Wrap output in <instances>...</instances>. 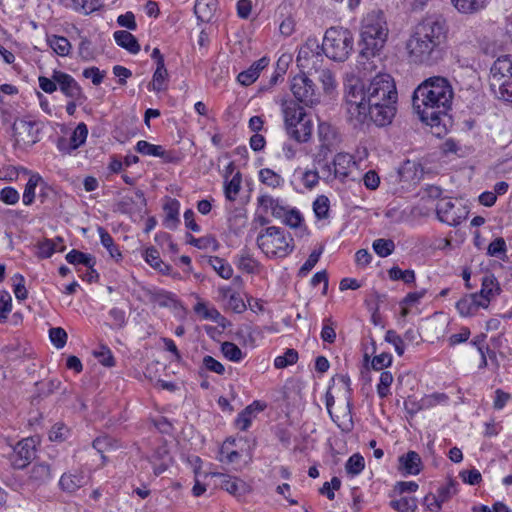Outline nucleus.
Listing matches in <instances>:
<instances>
[{
    "instance_id": "nucleus-1",
    "label": "nucleus",
    "mask_w": 512,
    "mask_h": 512,
    "mask_svg": "<svg viewBox=\"0 0 512 512\" xmlns=\"http://www.w3.org/2000/svg\"><path fill=\"white\" fill-rule=\"evenodd\" d=\"M397 99L394 79L387 73L377 74L367 86L358 79L345 86L346 111L355 124L368 120L380 127L390 124L396 114Z\"/></svg>"
},
{
    "instance_id": "nucleus-2",
    "label": "nucleus",
    "mask_w": 512,
    "mask_h": 512,
    "mask_svg": "<svg viewBox=\"0 0 512 512\" xmlns=\"http://www.w3.org/2000/svg\"><path fill=\"white\" fill-rule=\"evenodd\" d=\"M454 96L450 82L441 76H433L424 80L414 90L412 104L422 122L427 125H438L440 118L446 115Z\"/></svg>"
},
{
    "instance_id": "nucleus-3",
    "label": "nucleus",
    "mask_w": 512,
    "mask_h": 512,
    "mask_svg": "<svg viewBox=\"0 0 512 512\" xmlns=\"http://www.w3.org/2000/svg\"><path fill=\"white\" fill-rule=\"evenodd\" d=\"M444 20L427 18L419 23L406 42L409 61L414 64L434 65L443 57L441 48L446 39Z\"/></svg>"
},
{
    "instance_id": "nucleus-4",
    "label": "nucleus",
    "mask_w": 512,
    "mask_h": 512,
    "mask_svg": "<svg viewBox=\"0 0 512 512\" xmlns=\"http://www.w3.org/2000/svg\"><path fill=\"white\" fill-rule=\"evenodd\" d=\"M389 35L386 16L382 10L367 12L361 20L360 57L369 59L379 55Z\"/></svg>"
},
{
    "instance_id": "nucleus-5",
    "label": "nucleus",
    "mask_w": 512,
    "mask_h": 512,
    "mask_svg": "<svg viewBox=\"0 0 512 512\" xmlns=\"http://www.w3.org/2000/svg\"><path fill=\"white\" fill-rule=\"evenodd\" d=\"M257 245L267 257L284 258L293 252L294 239L284 229L270 226L257 236Z\"/></svg>"
},
{
    "instance_id": "nucleus-6",
    "label": "nucleus",
    "mask_w": 512,
    "mask_h": 512,
    "mask_svg": "<svg viewBox=\"0 0 512 512\" xmlns=\"http://www.w3.org/2000/svg\"><path fill=\"white\" fill-rule=\"evenodd\" d=\"M354 38L350 30L343 27H330L326 30L322 49L326 57L343 62L353 50Z\"/></svg>"
},
{
    "instance_id": "nucleus-7",
    "label": "nucleus",
    "mask_w": 512,
    "mask_h": 512,
    "mask_svg": "<svg viewBox=\"0 0 512 512\" xmlns=\"http://www.w3.org/2000/svg\"><path fill=\"white\" fill-rule=\"evenodd\" d=\"M319 145L313 154L314 164L320 165L328 156L336 151L341 143V136L336 127L327 122H320L317 130Z\"/></svg>"
},
{
    "instance_id": "nucleus-8",
    "label": "nucleus",
    "mask_w": 512,
    "mask_h": 512,
    "mask_svg": "<svg viewBox=\"0 0 512 512\" xmlns=\"http://www.w3.org/2000/svg\"><path fill=\"white\" fill-rule=\"evenodd\" d=\"M324 51L322 45L314 37H310L300 47L297 55V64L308 71H319L324 62Z\"/></svg>"
},
{
    "instance_id": "nucleus-9",
    "label": "nucleus",
    "mask_w": 512,
    "mask_h": 512,
    "mask_svg": "<svg viewBox=\"0 0 512 512\" xmlns=\"http://www.w3.org/2000/svg\"><path fill=\"white\" fill-rule=\"evenodd\" d=\"M12 128L16 144L31 147L40 140L43 124L30 118H21L14 121Z\"/></svg>"
},
{
    "instance_id": "nucleus-10",
    "label": "nucleus",
    "mask_w": 512,
    "mask_h": 512,
    "mask_svg": "<svg viewBox=\"0 0 512 512\" xmlns=\"http://www.w3.org/2000/svg\"><path fill=\"white\" fill-rule=\"evenodd\" d=\"M291 91L297 101L306 106L319 102L320 94L315 84L304 73L296 75L291 81Z\"/></svg>"
},
{
    "instance_id": "nucleus-11",
    "label": "nucleus",
    "mask_w": 512,
    "mask_h": 512,
    "mask_svg": "<svg viewBox=\"0 0 512 512\" xmlns=\"http://www.w3.org/2000/svg\"><path fill=\"white\" fill-rule=\"evenodd\" d=\"M512 80V55L499 56L490 68L489 84L491 91L500 90Z\"/></svg>"
},
{
    "instance_id": "nucleus-12",
    "label": "nucleus",
    "mask_w": 512,
    "mask_h": 512,
    "mask_svg": "<svg viewBox=\"0 0 512 512\" xmlns=\"http://www.w3.org/2000/svg\"><path fill=\"white\" fill-rule=\"evenodd\" d=\"M36 440L32 437L19 441L14 448L13 465L18 469L25 468L35 458Z\"/></svg>"
},
{
    "instance_id": "nucleus-13",
    "label": "nucleus",
    "mask_w": 512,
    "mask_h": 512,
    "mask_svg": "<svg viewBox=\"0 0 512 512\" xmlns=\"http://www.w3.org/2000/svg\"><path fill=\"white\" fill-rule=\"evenodd\" d=\"M218 479L217 484L234 497H241L250 491V486L242 479L223 473H212Z\"/></svg>"
},
{
    "instance_id": "nucleus-14",
    "label": "nucleus",
    "mask_w": 512,
    "mask_h": 512,
    "mask_svg": "<svg viewBox=\"0 0 512 512\" xmlns=\"http://www.w3.org/2000/svg\"><path fill=\"white\" fill-rule=\"evenodd\" d=\"M53 79L59 85L61 92L67 97L73 100L85 99L81 87L71 75L55 70L53 72Z\"/></svg>"
},
{
    "instance_id": "nucleus-15",
    "label": "nucleus",
    "mask_w": 512,
    "mask_h": 512,
    "mask_svg": "<svg viewBox=\"0 0 512 512\" xmlns=\"http://www.w3.org/2000/svg\"><path fill=\"white\" fill-rule=\"evenodd\" d=\"M436 211L439 220L450 226H457L461 222L460 209H457L455 204L448 198L438 201Z\"/></svg>"
},
{
    "instance_id": "nucleus-16",
    "label": "nucleus",
    "mask_w": 512,
    "mask_h": 512,
    "mask_svg": "<svg viewBox=\"0 0 512 512\" xmlns=\"http://www.w3.org/2000/svg\"><path fill=\"white\" fill-rule=\"evenodd\" d=\"M501 291L502 289L497 278L493 274L487 273L482 277L481 290L476 292V294L480 300H485L488 308L490 302L498 296Z\"/></svg>"
},
{
    "instance_id": "nucleus-17",
    "label": "nucleus",
    "mask_w": 512,
    "mask_h": 512,
    "mask_svg": "<svg viewBox=\"0 0 512 512\" xmlns=\"http://www.w3.org/2000/svg\"><path fill=\"white\" fill-rule=\"evenodd\" d=\"M480 308L487 309V304L476 293L467 294L456 303V309L464 317L475 315Z\"/></svg>"
},
{
    "instance_id": "nucleus-18",
    "label": "nucleus",
    "mask_w": 512,
    "mask_h": 512,
    "mask_svg": "<svg viewBox=\"0 0 512 512\" xmlns=\"http://www.w3.org/2000/svg\"><path fill=\"white\" fill-rule=\"evenodd\" d=\"M332 165L334 167V177L344 181L350 176L351 170L355 166V161L352 155L340 152L334 156Z\"/></svg>"
},
{
    "instance_id": "nucleus-19",
    "label": "nucleus",
    "mask_w": 512,
    "mask_h": 512,
    "mask_svg": "<svg viewBox=\"0 0 512 512\" xmlns=\"http://www.w3.org/2000/svg\"><path fill=\"white\" fill-rule=\"evenodd\" d=\"M152 464L154 474L160 475L164 473L172 464V457L165 444L158 446L149 458Z\"/></svg>"
},
{
    "instance_id": "nucleus-20",
    "label": "nucleus",
    "mask_w": 512,
    "mask_h": 512,
    "mask_svg": "<svg viewBox=\"0 0 512 512\" xmlns=\"http://www.w3.org/2000/svg\"><path fill=\"white\" fill-rule=\"evenodd\" d=\"M283 114L287 130L293 127L298 122L303 121V119H305L306 117H308L304 108L293 101L284 103Z\"/></svg>"
},
{
    "instance_id": "nucleus-21",
    "label": "nucleus",
    "mask_w": 512,
    "mask_h": 512,
    "mask_svg": "<svg viewBox=\"0 0 512 512\" xmlns=\"http://www.w3.org/2000/svg\"><path fill=\"white\" fill-rule=\"evenodd\" d=\"M398 469L404 474L417 475L421 471V458L415 451H409L398 459Z\"/></svg>"
},
{
    "instance_id": "nucleus-22",
    "label": "nucleus",
    "mask_w": 512,
    "mask_h": 512,
    "mask_svg": "<svg viewBox=\"0 0 512 512\" xmlns=\"http://www.w3.org/2000/svg\"><path fill=\"white\" fill-rule=\"evenodd\" d=\"M268 64L269 59L262 57L258 61L254 62L247 70L238 74V82L244 86H249L257 80L260 71H262Z\"/></svg>"
},
{
    "instance_id": "nucleus-23",
    "label": "nucleus",
    "mask_w": 512,
    "mask_h": 512,
    "mask_svg": "<svg viewBox=\"0 0 512 512\" xmlns=\"http://www.w3.org/2000/svg\"><path fill=\"white\" fill-rule=\"evenodd\" d=\"M313 124L312 121L306 117L303 121L298 122L293 127L287 130L291 138L299 143L307 142L312 136Z\"/></svg>"
},
{
    "instance_id": "nucleus-24",
    "label": "nucleus",
    "mask_w": 512,
    "mask_h": 512,
    "mask_svg": "<svg viewBox=\"0 0 512 512\" xmlns=\"http://www.w3.org/2000/svg\"><path fill=\"white\" fill-rule=\"evenodd\" d=\"M114 40L118 46L126 49L132 54L140 51V45L134 35L126 30H118L114 32Z\"/></svg>"
},
{
    "instance_id": "nucleus-25",
    "label": "nucleus",
    "mask_w": 512,
    "mask_h": 512,
    "mask_svg": "<svg viewBox=\"0 0 512 512\" xmlns=\"http://www.w3.org/2000/svg\"><path fill=\"white\" fill-rule=\"evenodd\" d=\"M457 492L456 483L450 480L446 485L438 488L437 494H430L425 497V501L431 498L435 502L436 509H440L441 505L447 502Z\"/></svg>"
},
{
    "instance_id": "nucleus-26",
    "label": "nucleus",
    "mask_w": 512,
    "mask_h": 512,
    "mask_svg": "<svg viewBox=\"0 0 512 512\" xmlns=\"http://www.w3.org/2000/svg\"><path fill=\"white\" fill-rule=\"evenodd\" d=\"M490 0H451L454 8L462 14H474L484 9Z\"/></svg>"
},
{
    "instance_id": "nucleus-27",
    "label": "nucleus",
    "mask_w": 512,
    "mask_h": 512,
    "mask_svg": "<svg viewBox=\"0 0 512 512\" xmlns=\"http://www.w3.org/2000/svg\"><path fill=\"white\" fill-rule=\"evenodd\" d=\"M216 10V0H196L194 13L201 22H209Z\"/></svg>"
},
{
    "instance_id": "nucleus-28",
    "label": "nucleus",
    "mask_w": 512,
    "mask_h": 512,
    "mask_svg": "<svg viewBox=\"0 0 512 512\" xmlns=\"http://www.w3.org/2000/svg\"><path fill=\"white\" fill-rule=\"evenodd\" d=\"M220 293L224 299H227V307L235 313H242L246 310V305L239 293L230 287L221 288Z\"/></svg>"
},
{
    "instance_id": "nucleus-29",
    "label": "nucleus",
    "mask_w": 512,
    "mask_h": 512,
    "mask_svg": "<svg viewBox=\"0 0 512 512\" xmlns=\"http://www.w3.org/2000/svg\"><path fill=\"white\" fill-rule=\"evenodd\" d=\"M144 259L145 261L154 269L158 270L162 274H168L170 271V266L166 265L162 262L160 258V254L158 250L154 247L147 248L144 251Z\"/></svg>"
},
{
    "instance_id": "nucleus-30",
    "label": "nucleus",
    "mask_w": 512,
    "mask_h": 512,
    "mask_svg": "<svg viewBox=\"0 0 512 512\" xmlns=\"http://www.w3.org/2000/svg\"><path fill=\"white\" fill-rule=\"evenodd\" d=\"M194 312L204 320H210L217 324H220L224 317L214 307H208L204 302H198L194 306Z\"/></svg>"
},
{
    "instance_id": "nucleus-31",
    "label": "nucleus",
    "mask_w": 512,
    "mask_h": 512,
    "mask_svg": "<svg viewBox=\"0 0 512 512\" xmlns=\"http://www.w3.org/2000/svg\"><path fill=\"white\" fill-rule=\"evenodd\" d=\"M51 478V468L47 463H36L30 471V480L43 484Z\"/></svg>"
},
{
    "instance_id": "nucleus-32",
    "label": "nucleus",
    "mask_w": 512,
    "mask_h": 512,
    "mask_svg": "<svg viewBox=\"0 0 512 512\" xmlns=\"http://www.w3.org/2000/svg\"><path fill=\"white\" fill-rule=\"evenodd\" d=\"M164 211L166 214L164 224L169 229H175L179 222V202L177 200H170L165 204Z\"/></svg>"
},
{
    "instance_id": "nucleus-33",
    "label": "nucleus",
    "mask_w": 512,
    "mask_h": 512,
    "mask_svg": "<svg viewBox=\"0 0 512 512\" xmlns=\"http://www.w3.org/2000/svg\"><path fill=\"white\" fill-rule=\"evenodd\" d=\"M84 484V477L80 474H63L59 485L64 491L74 492Z\"/></svg>"
},
{
    "instance_id": "nucleus-34",
    "label": "nucleus",
    "mask_w": 512,
    "mask_h": 512,
    "mask_svg": "<svg viewBox=\"0 0 512 512\" xmlns=\"http://www.w3.org/2000/svg\"><path fill=\"white\" fill-rule=\"evenodd\" d=\"M168 79V72L165 64L156 66V70L153 74L152 82L149 84V89L156 92L164 91L166 89V81Z\"/></svg>"
},
{
    "instance_id": "nucleus-35",
    "label": "nucleus",
    "mask_w": 512,
    "mask_h": 512,
    "mask_svg": "<svg viewBox=\"0 0 512 512\" xmlns=\"http://www.w3.org/2000/svg\"><path fill=\"white\" fill-rule=\"evenodd\" d=\"M47 42L59 56H67L70 52L71 44L65 37L57 35L48 36Z\"/></svg>"
},
{
    "instance_id": "nucleus-36",
    "label": "nucleus",
    "mask_w": 512,
    "mask_h": 512,
    "mask_svg": "<svg viewBox=\"0 0 512 512\" xmlns=\"http://www.w3.org/2000/svg\"><path fill=\"white\" fill-rule=\"evenodd\" d=\"M208 263L223 279H230L232 277L233 269L224 259L213 256L208 259Z\"/></svg>"
},
{
    "instance_id": "nucleus-37",
    "label": "nucleus",
    "mask_w": 512,
    "mask_h": 512,
    "mask_svg": "<svg viewBox=\"0 0 512 512\" xmlns=\"http://www.w3.org/2000/svg\"><path fill=\"white\" fill-rule=\"evenodd\" d=\"M42 181V177L38 173L31 174L28 182L25 185L23 193V203L25 205H31L35 199V189L38 184Z\"/></svg>"
},
{
    "instance_id": "nucleus-38",
    "label": "nucleus",
    "mask_w": 512,
    "mask_h": 512,
    "mask_svg": "<svg viewBox=\"0 0 512 512\" xmlns=\"http://www.w3.org/2000/svg\"><path fill=\"white\" fill-rule=\"evenodd\" d=\"M66 260L70 264H82L87 268H92L95 265V259L91 255L85 254L75 249L71 250L66 255Z\"/></svg>"
},
{
    "instance_id": "nucleus-39",
    "label": "nucleus",
    "mask_w": 512,
    "mask_h": 512,
    "mask_svg": "<svg viewBox=\"0 0 512 512\" xmlns=\"http://www.w3.org/2000/svg\"><path fill=\"white\" fill-rule=\"evenodd\" d=\"M389 505L397 512H414L417 508V500L414 497H402L398 500H391Z\"/></svg>"
},
{
    "instance_id": "nucleus-40",
    "label": "nucleus",
    "mask_w": 512,
    "mask_h": 512,
    "mask_svg": "<svg viewBox=\"0 0 512 512\" xmlns=\"http://www.w3.org/2000/svg\"><path fill=\"white\" fill-rule=\"evenodd\" d=\"M506 250L505 240L502 237H498L488 245L487 254L504 260L506 258Z\"/></svg>"
},
{
    "instance_id": "nucleus-41",
    "label": "nucleus",
    "mask_w": 512,
    "mask_h": 512,
    "mask_svg": "<svg viewBox=\"0 0 512 512\" xmlns=\"http://www.w3.org/2000/svg\"><path fill=\"white\" fill-rule=\"evenodd\" d=\"M365 467L364 458L356 453L349 457L345 464L346 472L350 475H358L362 472Z\"/></svg>"
},
{
    "instance_id": "nucleus-42",
    "label": "nucleus",
    "mask_w": 512,
    "mask_h": 512,
    "mask_svg": "<svg viewBox=\"0 0 512 512\" xmlns=\"http://www.w3.org/2000/svg\"><path fill=\"white\" fill-rule=\"evenodd\" d=\"M136 151L142 155L163 156V147L161 145H154L145 140L138 141Z\"/></svg>"
},
{
    "instance_id": "nucleus-43",
    "label": "nucleus",
    "mask_w": 512,
    "mask_h": 512,
    "mask_svg": "<svg viewBox=\"0 0 512 512\" xmlns=\"http://www.w3.org/2000/svg\"><path fill=\"white\" fill-rule=\"evenodd\" d=\"M259 177L262 183L273 188L279 187L283 183L282 177L269 168L261 169Z\"/></svg>"
},
{
    "instance_id": "nucleus-44",
    "label": "nucleus",
    "mask_w": 512,
    "mask_h": 512,
    "mask_svg": "<svg viewBox=\"0 0 512 512\" xmlns=\"http://www.w3.org/2000/svg\"><path fill=\"white\" fill-rule=\"evenodd\" d=\"M373 249L380 257H387L394 251L395 244L391 239L380 238L373 242Z\"/></svg>"
},
{
    "instance_id": "nucleus-45",
    "label": "nucleus",
    "mask_w": 512,
    "mask_h": 512,
    "mask_svg": "<svg viewBox=\"0 0 512 512\" xmlns=\"http://www.w3.org/2000/svg\"><path fill=\"white\" fill-rule=\"evenodd\" d=\"M75 10L90 14L102 6L101 0H72Z\"/></svg>"
},
{
    "instance_id": "nucleus-46",
    "label": "nucleus",
    "mask_w": 512,
    "mask_h": 512,
    "mask_svg": "<svg viewBox=\"0 0 512 512\" xmlns=\"http://www.w3.org/2000/svg\"><path fill=\"white\" fill-rule=\"evenodd\" d=\"M241 187V175L236 173L232 179L225 184L224 192L228 200L234 201L240 191Z\"/></svg>"
},
{
    "instance_id": "nucleus-47",
    "label": "nucleus",
    "mask_w": 512,
    "mask_h": 512,
    "mask_svg": "<svg viewBox=\"0 0 512 512\" xmlns=\"http://www.w3.org/2000/svg\"><path fill=\"white\" fill-rule=\"evenodd\" d=\"M298 360V352L295 349H287L284 355L278 356L274 360V366L278 369L286 368L295 364Z\"/></svg>"
},
{
    "instance_id": "nucleus-48",
    "label": "nucleus",
    "mask_w": 512,
    "mask_h": 512,
    "mask_svg": "<svg viewBox=\"0 0 512 512\" xmlns=\"http://www.w3.org/2000/svg\"><path fill=\"white\" fill-rule=\"evenodd\" d=\"M221 351L227 359L233 362H239L243 358V353L241 349L232 342L222 343Z\"/></svg>"
},
{
    "instance_id": "nucleus-49",
    "label": "nucleus",
    "mask_w": 512,
    "mask_h": 512,
    "mask_svg": "<svg viewBox=\"0 0 512 512\" xmlns=\"http://www.w3.org/2000/svg\"><path fill=\"white\" fill-rule=\"evenodd\" d=\"M393 382V375L389 371H383L377 385V393L380 398H385L390 394V386Z\"/></svg>"
},
{
    "instance_id": "nucleus-50",
    "label": "nucleus",
    "mask_w": 512,
    "mask_h": 512,
    "mask_svg": "<svg viewBox=\"0 0 512 512\" xmlns=\"http://www.w3.org/2000/svg\"><path fill=\"white\" fill-rule=\"evenodd\" d=\"M313 210L318 219H326L329 214V199L321 195L313 203Z\"/></svg>"
},
{
    "instance_id": "nucleus-51",
    "label": "nucleus",
    "mask_w": 512,
    "mask_h": 512,
    "mask_svg": "<svg viewBox=\"0 0 512 512\" xmlns=\"http://www.w3.org/2000/svg\"><path fill=\"white\" fill-rule=\"evenodd\" d=\"M93 355L103 366L113 367L115 365L112 352L107 346L101 345L99 350L93 351Z\"/></svg>"
},
{
    "instance_id": "nucleus-52",
    "label": "nucleus",
    "mask_w": 512,
    "mask_h": 512,
    "mask_svg": "<svg viewBox=\"0 0 512 512\" xmlns=\"http://www.w3.org/2000/svg\"><path fill=\"white\" fill-rule=\"evenodd\" d=\"M88 128L85 123H79L69 138L73 146L77 149L83 145L87 139Z\"/></svg>"
},
{
    "instance_id": "nucleus-53",
    "label": "nucleus",
    "mask_w": 512,
    "mask_h": 512,
    "mask_svg": "<svg viewBox=\"0 0 512 512\" xmlns=\"http://www.w3.org/2000/svg\"><path fill=\"white\" fill-rule=\"evenodd\" d=\"M323 252V248L321 247L319 250H314L305 261V263L300 267L298 271V276L304 277L306 276L317 264L319 258Z\"/></svg>"
},
{
    "instance_id": "nucleus-54",
    "label": "nucleus",
    "mask_w": 512,
    "mask_h": 512,
    "mask_svg": "<svg viewBox=\"0 0 512 512\" xmlns=\"http://www.w3.org/2000/svg\"><path fill=\"white\" fill-rule=\"evenodd\" d=\"M389 277L392 280H402L404 283H412L415 280V273L413 270H401L399 267H392L389 270Z\"/></svg>"
},
{
    "instance_id": "nucleus-55",
    "label": "nucleus",
    "mask_w": 512,
    "mask_h": 512,
    "mask_svg": "<svg viewBox=\"0 0 512 512\" xmlns=\"http://www.w3.org/2000/svg\"><path fill=\"white\" fill-rule=\"evenodd\" d=\"M12 310V298L7 291L0 292V323L6 321L8 314Z\"/></svg>"
},
{
    "instance_id": "nucleus-56",
    "label": "nucleus",
    "mask_w": 512,
    "mask_h": 512,
    "mask_svg": "<svg viewBox=\"0 0 512 512\" xmlns=\"http://www.w3.org/2000/svg\"><path fill=\"white\" fill-rule=\"evenodd\" d=\"M49 338L52 344L60 349L63 348L67 342V333L61 327H54L49 330Z\"/></svg>"
},
{
    "instance_id": "nucleus-57",
    "label": "nucleus",
    "mask_w": 512,
    "mask_h": 512,
    "mask_svg": "<svg viewBox=\"0 0 512 512\" xmlns=\"http://www.w3.org/2000/svg\"><path fill=\"white\" fill-rule=\"evenodd\" d=\"M259 263L249 254L243 253L238 260V268L247 273H254Z\"/></svg>"
},
{
    "instance_id": "nucleus-58",
    "label": "nucleus",
    "mask_w": 512,
    "mask_h": 512,
    "mask_svg": "<svg viewBox=\"0 0 512 512\" xmlns=\"http://www.w3.org/2000/svg\"><path fill=\"white\" fill-rule=\"evenodd\" d=\"M252 417L253 406H247L241 413H239L236 419L237 427L242 431H246L251 425Z\"/></svg>"
},
{
    "instance_id": "nucleus-59",
    "label": "nucleus",
    "mask_w": 512,
    "mask_h": 512,
    "mask_svg": "<svg viewBox=\"0 0 512 512\" xmlns=\"http://www.w3.org/2000/svg\"><path fill=\"white\" fill-rule=\"evenodd\" d=\"M385 340L392 344L399 356L404 353V338H401L394 330H388L385 334Z\"/></svg>"
},
{
    "instance_id": "nucleus-60",
    "label": "nucleus",
    "mask_w": 512,
    "mask_h": 512,
    "mask_svg": "<svg viewBox=\"0 0 512 512\" xmlns=\"http://www.w3.org/2000/svg\"><path fill=\"white\" fill-rule=\"evenodd\" d=\"M321 339L328 343H333L336 339L334 322L330 318L324 320L321 331Z\"/></svg>"
},
{
    "instance_id": "nucleus-61",
    "label": "nucleus",
    "mask_w": 512,
    "mask_h": 512,
    "mask_svg": "<svg viewBox=\"0 0 512 512\" xmlns=\"http://www.w3.org/2000/svg\"><path fill=\"white\" fill-rule=\"evenodd\" d=\"M20 199L18 191L13 187H5L0 191V201L8 205L16 204Z\"/></svg>"
},
{
    "instance_id": "nucleus-62",
    "label": "nucleus",
    "mask_w": 512,
    "mask_h": 512,
    "mask_svg": "<svg viewBox=\"0 0 512 512\" xmlns=\"http://www.w3.org/2000/svg\"><path fill=\"white\" fill-rule=\"evenodd\" d=\"M37 248V255L39 258H49L54 252H56V243L52 240L45 239L43 242L38 244Z\"/></svg>"
},
{
    "instance_id": "nucleus-63",
    "label": "nucleus",
    "mask_w": 512,
    "mask_h": 512,
    "mask_svg": "<svg viewBox=\"0 0 512 512\" xmlns=\"http://www.w3.org/2000/svg\"><path fill=\"white\" fill-rule=\"evenodd\" d=\"M392 363V356L389 353H381L376 355L371 362V366L374 370H383L389 367Z\"/></svg>"
},
{
    "instance_id": "nucleus-64",
    "label": "nucleus",
    "mask_w": 512,
    "mask_h": 512,
    "mask_svg": "<svg viewBox=\"0 0 512 512\" xmlns=\"http://www.w3.org/2000/svg\"><path fill=\"white\" fill-rule=\"evenodd\" d=\"M202 363L203 367L208 371L217 373L219 375H222L225 372L224 366L210 355H206L203 358Z\"/></svg>"
}]
</instances>
